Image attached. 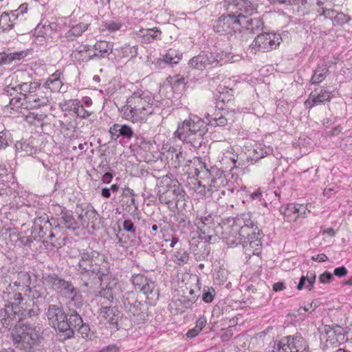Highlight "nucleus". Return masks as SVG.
Here are the masks:
<instances>
[{
	"label": "nucleus",
	"mask_w": 352,
	"mask_h": 352,
	"mask_svg": "<svg viewBox=\"0 0 352 352\" xmlns=\"http://www.w3.org/2000/svg\"><path fill=\"white\" fill-rule=\"evenodd\" d=\"M23 309V306L19 307L16 302L6 305L5 311L7 314V321H8L6 325L10 324V320L18 318V321L12 331V337L16 348L23 352H29L43 339V330L39 324H30L21 318V316L25 315V310Z\"/></svg>",
	"instance_id": "f257e3e1"
},
{
	"label": "nucleus",
	"mask_w": 352,
	"mask_h": 352,
	"mask_svg": "<svg viewBox=\"0 0 352 352\" xmlns=\"http://www.w3.org/2000/svg\"><path fill=\"white\" fill-rule=\"evenodd\" d=\"M153 111L154 99L152 95L148 91H138L127 98L123 114L125 119L133 123L142 124Z\"/></svg>",
	"instance_id": "f03ea898"
},
{
	"label": "nucleus",
	"mask_w": 352,
	"mask_h": 352,
	"mask_svg": "<svg viewBox=\"0 0 352 352\" xmlns=\"http://www.w3.org/2000/svg\"><path fill=\"white\" fill-rule=\"evenodd\" d=\"M208 129L205 122L197 116H190L177 126L173 138L197 148L201 145Z\"/></svg>",
	"instance_id": "7ed1b4c3"
},
{
	"label": "nucleus",
	"mask_w": 352,
	"mask_h": 352,
	"mask_svg": "<svg viewBox=\"0 0 352 352\" xmlns=\"http://www.w3.org/2000/svg\"><path fill=\"white\" fill-rule=\"evenodd\" d=\"M184 192L180 184L168 175L163 176L158 182L157 195L162 204H169L175 203L177 208V203L183 199Z\"/></svg>",
	"instance_id": "20e7f679"
},
{
	"label": "nucleus",
	"mask_w": 352,
	"mask_h": 352,
	"mask_svg": "<svg viewBox=\"0 0 352 352\" xmlns=\"http://www.w3.org/2000/svg\"><path fill=\"white\" fill-rule=\"evenodd\" d=\"M12 78L15 79L16 85L15 87H11L10 85L6 87L4 94L6 96H11L19 89L20 91L19 94L23 97L25 103L28 102L29 97L32 96L41 87L38 82L25 81L27 78H29V75L23 70L16 71L13 74Z\"/></svg>",
	"instance_id": "39448f33"
},
{
	"label": "nucleus",
	"mask_w": 352,
	"mask_h": 352,
	"mask_svg": "<svg viewBox=\"0 0 352 352\" xmlns=\"http://www.w3.org/2000/svg\"><path fill=\"white\" fill-rule=\"evenodd\" d=\"M122 302L125 311L129 317L137 322L145 320V305L138 300L137 293L131 291L122 296Z\"/></svg>",
	"instance_id": "423d86ee"
},
{
	"label": "nucleus",
	"mask_w": 352,
	"mask_h": 352,
	"mask_svg": "<svg viewBox=\"0 0 352 352\" xmlns=\"http://www.w3.org/2000/svg\"><path fill=\"white\" fill-rule=\"evenodd\" d=\"M50 324L59 332L65 335V338H70L72 331L67 322V316L63 309L56 305H50L46 313Z\"/></svg>",
	"instance_id": "0eeeda50"
},
{
	"label": "nucleus",
	"mask_w": 352,
	"mask_h": 352,
	"mask_svg": "<svg viewBox=\"0 0 352 352\" xmlns=\"http://www.w3.org/2000/svg\"><path fill=\"white\" fill-rule=\"evenodd\" d=\"M236 223L234 219H229L227 222H223L219 225L217 230L218 233H220L221 237L228 245V247L236 246L239 243L241 242L242 237L240 234V225Z\"/></svg>",
	"instance_id": "6e6552de"
},
{
	"label": "nucleus",
	"mask_w": 352,
	"mask_h": 352,
	"mask_svg": "<svg viewBox=\"0 0 352 352\" xmlns=\"http://www.w3.org/2000/svg\"><path fill=\"white\" fill-rule=\"evenodd\" d=\"M280 36L274 33L258 34L251 44L252 50L266 52L275 49L280 43Z\"/></svg>",
	"instance_id": "1a4fd4ad"
},
{
	"label": "nucleus",
	"mask_w": 352,
	"mask_h": 352,
	"mask_svg": "<svg viewBox=\"0 0 352 352\" xmlns=\"http://www.w3.org/2000/svg\"><path fill=\"white\" fill-rule=\"evenodd\" d=\"M78 270L83 275L82 279L85 276H88L90 278L100 279V272L98 265L93 263V256L89 252H83L80 254L78 259Z\"/></svg>",
	"instance_id": "9d476101"
},
{
	"label": "nucleus",
	"mask_w": 352,
	"mask_h": 352,
	"mask_svg": "<svg viewBox=\"0 0 352 352\" xmlns=\"http://www.w3.org/2000/svg\"><path fill=\"white\" fill-rule=\"evenodd\" d=\"M131 280L135 289L142 292L144 294L147 296L148 299L158 298L159 293L157 290H155V283L146 276L140 274H134L132 276Z\"/></svg>",
	"instance_id": "9b49d317"
},
{
	"label": "nucleus",
	"mask_w": 352,
	"mask_h": 352,
	"mask_svg": "<svg viewBox=\"0 0 352 352\" xmlns=\"http://www.w3.org/2000/svg\"><path fill=\"white\" fill-rule=\"evenodd\" d=\"M244 16L233 14H223L217 20V25L224 32H241L242 24L245 23Z\"/></svg>",
	"instance_id": "f8f14e48"
},
{
	"label": "nucleus",
	"mask_w": 352,
	"mask_h": 352,
	"mask_svg": "<svg viewBox=\"0 0 352 352\" xmlns=\"http://www.w3.org/2000/svg\"><path fill=\"white\" fill-rule=\"evenodd\" d=\"M218 57L219 54L216 52H203L192 58L189 61V65L192 67L201 70L206 68H210L218 64Z\"/></svg>",
	"instance_id": "ddd939ff"
},
{
	"label": "nucleus",
	"mask_w": 352,
	"mask_h": 352,
	"mask_svg": "<svg viewBox=\"0 0 352 352\" xmlns=\"http://www.w3.org/2000/svg\"><path fill=\"white\" fill-rule=\"evenodd\" d=\"M43 283L51 287L54 291L63 294L72 292L74 290V285L68 281L58 277L55 274H46L43 276Z\"/></svg>",
	"instance_id": "4468645a"
},
{
	"label": "nucleus",
	"mask_w": 352,
	"mask_h": 352,
	"mask_svg": "<svg viewBox=\"0 0 352 352\" xmlns=\"http://www.w3.org/2000/svg\"><path fill=\"white\" fill-rule=\"evenodd\" d=\"M224 7L228 14H233L235 16L240 14V16H244L253 11L251 2L247 0H225Z\"/></svg>",
	"instance_id": "2eb2a0df"
},
{
	"label": "nucleus",
	"mask_w": 352,
	"mask_h": 352,
	"mask_svg": "<svg viewBox=\"0 0 352 352\" xmlns=\"http://www.w3.org/2000/svg\"><path fill=\"white\" fill-rule=\"evenodd\" d=\"M52 223L49 220L46 214H43L36 217L32 228V233L34 234V237L43 238L47 232H50V237H54V234L51 232Z\"/></svg>",
	"instance_id": "dca6fc26"
},
{
	"label": "nucleus",
	"mask_w": 352,
	"mask_h": 352,
	"mask_svg": "<svg viewBox=\"0 0 352 352\" xmlns=\"http://www.w3.org/2000/svg\"><path fill=\"white\" fill-rule=\"evenodd\" d=\"M50 91H45L43 87H40L32 96L29 97L27 102L30 109H36L47 105L49 102Z\"/></svg>",
	"instance_id": "f3484780"
},
{
	"label": "nucleus",
	"mask_w": 352,
	"mask_h": 352,
	"mask_svg": "<svg viewBox=\"0 0 352 352\" xmlns=\"http://www.w3.org/2000/svg\"><path fill=\"white\" fill-rule=\"evenodd\" d=\"M26 10L24 5L20 6L18 10L8 12H3L0 16V30L2 31L10 30L12 28L19 14V12L23 14Z\"/></svg>",
	"instance_id": "a211bd4d"
},
{
	"label": "nucleus",
	"mask_w": 352,
	"mask_h": 352,
	"mask_svg": "<svg viewBox=\"0 0 352 352\" xmlns=\"http://www.w3.org/2000/svg\"><path fill=\"white\" fill-rule=\"evenodd\" d=\"M90 47L91 46L88 45H80L71 54L72 59L78 63L89 61L93 58V54L89 53Z\"/></svg>",
	"instance_id": "6ab92c4d"
},
{
	"label": "nucleus",
	"mask_w": 352,
	"mask_h": 352,
	"mask_svg": "<svg viewBox=\"0 0 352 352\" xmlns=\"http://www.w3.org/2000/svg\"><path fill=\"white\" fill-rule=\"evenodd\" d=\"M331 99V92L322 89L319 93H311L307 100L305 101V105L313 107L318 105L325 101H329Z\"/></svg>",
	"instance_id": "aec40b11"
},
{
	"label": "nucleus",
	"mask_w": 352,
	"mask_h": 352,
	"mask_svg": "<svg viewBox=\"0 0 352 352\" xmlns=\"http://www.w3.org/2000/svg\"><path fill=\"white\" fill-rule=\"evenodd\" d=\"M56 226L64 227L69 230H76L78 228V223L74 217L67 211H62L60 217L56 220Z\"/></svg>",
	"instance_id": "412c9836"
},
{
	"label": "nucleus",
	"mask_w": 352,
	"mask_h": 352,
	"mask_svg": "<svg viewBox=\"0 0 352 352\" xmlns=\"http://www.w3.org/2000/svg\"><path fill=\"white\" fill-rule=\"evenodd\" d=\"M280 212L284 216L285 221L288 222L295 221L299 217V209L298 204H289L280 208Z\"/></svg>",
	"instance_id": "4be33fe9"
},
{
	"label": "nucleus",
	"mask_w": 352,
	"mask_h": 352,
	"mask_svg": "<svg viewBox=\"0 0 352 352\" xmlns=\"http://www.w3.org/2000/svg\"><path fill=\"white\" fill-rule=\"evenodd\" d=\"M236 221V223H239L240 225V234L245 237V232L249 231L250 230L254 229V223L251 219V217L250 214H242L240 216H238L234 219Z\"/></svg>",
	"instance_id": "5701e85b"
},
{
	"label": "nucleus",
	"mask_w": 352,
	"mask_h": 352,
	"mask_svg": "<svg viewBox=\"0 0 352 352\" xmlns=\"http://www.w3.org/2000/svg\"><path fill=\"white\" fill-rule=\"evenodd\" d=\"M100 316L111 324H117L118 311L110 307H102L100 309Z\"/></svg>",
	"instance_id": "b1692460"
},
{
	"label": "nucleus",
	"mask_w": 352,
	"mask_h": 352,
	"mask_svg": "<svg viewBox=\"0 0 352 352\" xmlns=\"http://www.w3.org/2000/svg\"><path fill=\"white\" fill-rule=\"evenodd\" d=\"M245 23L242 24V29L245 28L250 32L256 33L263 30V22L260 18L248 19L246 14L244 16Z\"/></svg>",
	"instance_id": "393cba45"
},
{
	"label": "nucleus",
	"mask_w": 352,
	"mask_h": 352,
	"mask_svg": "<svg viewBox=\"0 0 352 352\" xmlns=\"http://www.w3.org/2000/svg\"><path fill=\"white\" fill-rule=\"evenodd\" d=\"M96 52L93 54V58L95 56L105 57L112 52V45L109 42L101 41L97 42L94 45Z\"/></svg>",
	"instance_id": "a878e982"
},
{
	"label": "nucleus",
	"mask_w": 352,
	"mask_h": 352,
	"mask_svg": "<svg viewBox=\"0 0 352 352\" xmlns=\"http://www.w3.org/2000/svg\"><path fill=\"white\" fill-rule=\"evenodd\" d=\"M67 322L72 331V338L74 335V329H76L83 322L82 318L76 310L69 309L68 316H67Z\"/></svg>",
	"instance_id": "bb28decb"
},
{
	"label": "nucleus",
	"mask_w": 352,
	"mask_h": 352,
	"mask_svg": "<svg viewBox=\"0 0 352 352\" xmlns=\"http://www.w3.org/2000/svg\"><path fill=\"white\" fill-rule=\"evenodd\" d=\"M118 288L116 286V282L112 280L110 282L105 288H102L99 292L101 297H103L107 300H111L113 298V296H116L118 294Z\"/></svg>",
	"instance_id": "cd10ccee"
},
{
	"label": "nucleus",
	"mask_w": 352,
	"mask_h": 352,
	"mask_svg": "<svg viewBox=\"0 0 352 352\" xmlns=\"http://www.w3.org/2000/svg\"><path fill=\"white\" fill-rule=\"evenodd\" d=\"M62 87V82L57 74H54L45 81L43 88L49 89L47 91H58Z\"/></svg>",
	"instance_id": "c85d7f7f"
},
{
	"label": "nucleus",
	"mask_w": 352,
	"mask_h": 352,
	"mask_svg": "<svg viewBox=\"0 0 352 352\" xmlns=\"http://www.w3.org/2000/svg\"><path fill=\"white\" fill-rule=\"evenodd\" d=\"M16 151L21 154V156L32 155L36 153L37 149L36 147L30 144V142H16L15 144Z\"/></svg>",
	"instance_id": "c756f323"
},
{
	"label": "nucleus",
	"mask_w": 352,
	"mask_h": 352,
	"mask_svg": "<svg viewBox=\"0 0 352 352\" xmlns=\"http://www.w3.org/2000/svg\"><path fill=\"white\" fill-rule=\"evenodd\" d=\"M328 72V68L327 65H318L314 70V74L311 78V82L313 84H317L322 82L326 77Z\"/></svg>",
	"instance_id": "7c9ffc66"
},
{
	"label": "nucleus",
	"mask_w": 352,
	"mask_h": 352,
	"mask_svg": "<svg viewBox=\"0 0 352 352\" xmlns=\"http://www.w3.org/2000/svg\"><path fill=\"white\" fill-rule=\"evenodd\" d=\"M272 352H292L289 345V336L274 342Z\"/></svg>",
	"instance_id": "2f4dec72"
},
{
	"label": "nucleus",
	"mask_w": 352,
	"mask_h": 352,
	"mask_svg": "<svg viewBox=\"0 0 352 352\" xmlns=\"http://www.w3.org/2000/svg\"><path fill=\"white\" fill-rule=\"evenodd\" d=\"M24 52H13L10 54L0 53V64H10L14 60H20L24 56Z\"/></svg>",
	"instance_id": "473e14b6"
},
{
	"label": "nucleus",
	"mask_w": 352,
	"mask_h": 352,
	"mask_svg": "<svg viewBox=\"0 0 352 352\" xmlns=\"http://www.w3.org/2000/svg\"><path fill=\"white\" fill-rule=\"evenodd\" d=\"M24 52H13L10 54L0 53V64H10L14 60H20L24 56Z\"/></svg>",
	"instance_id": "72a5a7b5"
},
{
	"label": "nucleus",
	"mask_w": 352,
	"mask_h": 352,
	"mask_svg": "<svg viewBox=\"0 0 352 352\" xmlns=\"http://www.w3.org/2000/svg\"><path fill=\"white\" fill-rule=\"evenodd\" d=\"M25 100H23V97L21 95L17 96H14L12 98L9 99V105L7 107H10L11 109H14L15 111H18L19 109H30L28 107V103L25 102Z\"/></svg>",
	"instance_id": "f704fd0d"
},
{
	"label": "nucleus",
	"mask_w": 352,
	"mask_h": 352,
	"mask_svg": "<svg viewBox=\"0 0 352 352\" xmlns=\"http://www.w3.org/2000/svg\"><path fill=\"white\" fill-rule=\"evenodd\" d=\"M261 235L262 233L258 230L256 239L250 241L243 240L245 242V245L252 248V254L258 255L260 253L261 248Z\"/></svg>",
	"instance_id": "c9c22d12"
},
{
	"label": "nucleus",
	"mask_w": 352,
	"mask_h": 352,
	"mask_svg": "<svg viewBox=\"0 0 352 352\" xmlns=\"http://www.w3.org/2000/svg\"><path fill=\"white\" fill-rule=\"evenodd\" d=\"M343 329L338 325H326L324 327V333L326 334L327 339H333L335 336H343Z\"/></svg>",
	"instance_id": "e433bc0d"
},
{
	"label": "nucleus",
	"mask_w": 352,
	"mask_h": 352,
	"mask_svg": "<svg viewBox=\"0 0 352 352\" xmlns=\"http://www.w3.org/2000/svg\"><path fill=\"white\" fill-rule=\"evenodd\" d=\"M172 260L176 264L183 265L188 261L189 254L184 250H179L173 255Z\"/></svg>",
	"instance_id": "4c0bfd02"
},
{
	"label": "nucleus",
	"mask_w": 352,
	"mask_h": 352,
	"mask_svg": "<svg viewBox=\"0 0 352 352\" xmlns=\"http://www.w3.org/2000/svg\"><path fill=\"white\" fill-rule=\"evenodd\" d=\"M65 296L71 299V302H69L70 305L73 302L78 308L82 306L83 301L82 296L76 287H74V290L72 292L66 293Z\"/></svg>",
	"instance_id": "58836bf2"
},
{
	"label": "nucleus",
	"mask_w": 352,
	"mask_h": 352,
	"mask_svg": "<svg viewBox=\"0 0 352 352\" xmlns=\"http://www.w3.org/2000/svg\"><path fill=\"white\" fill-rule=\"evenodd\" d=\"M88 27L89 23L85 22H80L78 24L74 25L67 33V36H80L88 28Z\"/></svg>",
	"instance_id": "ea45409f"
},
{
	"label": "nucleus",
	"mask_w": 352,
	"mask_h": 352,
	"mask_svg": "<svg viewBox=\"0 0 352 352\" xmlns=\"http://www.w3.org/2000/svg\"><path fill=\"white\" fill-rule=\"evenodd\" d=\"M216 115L214 117L210 116L209 114L206 117L209 124L212 126H223L227 124L228 119L221 114L219 116Z\"/></svg>",
	"instance_id": "a19ab883"
},
{
	"label": "nucleus",
	"mask_w": 352,
	"mask_h": 352,
	"mask_svg": "<svg viewBox=\"0 0 352 352\" xmlns=\"http://www.w3.org/2000/svg\"><path fill=\"white\" fill-rule=\"evenodd\" d=\"M79 102L78 100H67L60 102V107L64 111H72L75 113Z\"/></svg>",
	"instance_id": "79ce46f5"
},
{
	"label": "nucleus",
	"mask_w": 352,
	"mask_h": 352,
	"mask_svg": "<svg viewBox=\"0 0 352 352\" xmlns=\"http://www.w3.org/2000/svg\"><path fill=\"white\" fill-rule=\"evenodd\" d=\"M78 332L81 334L84 338L92 340L95 338L94 333L91 331L90 327L88 324H84L83 322L76 329Z\"/></svg>",
	"instance_id": "37998d69"
},
{
	"label": "nucleus",
	"mask_w": 352,
	"mask_h": 352,
	"mask_svg": "<svg viewBox=\"0 0 352 352\" xmlns=\"http://www.w3.org/2000/svg\"><path fill=\"white\" fill-rule=\"evenodd\" d=\"M267 154L268 151L265 148L261 145H256L252 151L251 157L252 160L257 161L265 157Z\"/></svg>",
	"instance_id": "c03bdc74"
},
{
	"label": "nucleus",
	"mask_w": 352,
	"mask_h": 352,
	"mask_svg": "<svg viewBox=\"0 0 352 352\" xmlns=\"http://www.w3.org/2000/svg\"><path fill=\"white\" fill-rule=\"evenodd\" d=\"M219 92L220 94L219 100H221L223 103H226V102H229L232 100L233 95L232 94V89H226L225 87H219Z\"/></svg>",
	"instance_id": "a18cd8bd"
},
{
	"label": "nucleus",
	"mask_w": 352,
	"mask_h": 352,
	"mask_svg": "<svg viewBox=\"0 0 352 352\" xmlns=\"http://www.w3.org/2000/svg\"><path fill=\"white\" fill-rule=\"evenodd\" d=\"M121 28V24L113 21L104 22L101 27L102 31L108 30L109 32H116Z\"/></svg>",
	"instance_id": "49530a36"
},
{
	"label": "nucleus",
	"mask_w": 352,
	"mask_h": 352,
	"mask_svg": "<svg viewBox=\"0 0 352 352\" xmlns=\"http://www.w3.org/2000/svg\"><path fill=\"white\" fill-rule=\"evenodd\" d=\"M181 59L180 56H177L175 51L170 50L164 56V60L169 64H177Z\"/></svg>",
	"instance_id": "de8ad7c7"
},
{
	"label": "nucleus",
	"mask_w": 352,
	"mask_h": 352,
	"mask_svg": "<svg viewBox=\"0 0 352 352\" xmlns=\"http://www.w3.org/2000/svg\"><path fill=\"white\" fill-rule=\"evenodd\" d=\"M215 296V290L212 287L204 288L203 291L202 299L206 302H211Z\"/></svg>",
	"instance_id": "09e8293b"
},
{
	"label": "nucleus",
	"mask_w": 352,
	"mask_h": 352,
	"mask_svg": "<svg viewBox=\"0 0 352 352\" xmlns=\"http://www.w3.org/2000/svg\"><path fill=\"white\" fill-rule=\"evenodd\" d=\"M92 113L91 111L85 109L82 104L79 102L78 107L76 109L75 114L80 118H87Z\"/></svg>",
	"instance_id": "8fccbe9b"
},
{
	"label": "nucleus",
	"mask_w": 352,
	"mask_h": 352,
	"mask_svg": "<svg viewBox=\"0 0 352 352\" xmlns=\"http://www.w3.org/2000/svg\"><path fill=\"white\" fill-rule=\"evenodd\" d=\"M296 344H297V349L293 352H308V345L304 338L297 336V342Z\"/></svg>",
	"instance_id": "3c124183"
},
{
	"label": "nucleus",
	"mask_w": 352,
	"mask_h": 352,
	"mask_svg": "<svg viewBox=\"0 0 352 352\" xmlns=\"http://www.w3.org/2000/svg\"><path fill=\"white\" fill-rule=\"evenodd\" d=\"M173 85V88H176L177 89L181 90L184 88L185 82L184 78L183 77L175 76L173 79V82H171Z\"/></svg>",
	"instance_id": "603ef678"
},
{
	"label": "nucleus",
	"mask_w": 352,
	"mask_h": 352,
	"mask_svg": "<svg viewBox=\"0 0 352 352\" xmlns=\"http://www.w3.org/2000/svg\"><path fill=\"white\" fill-rule=\"evenodd\" d=\"M121 133H120V136H122L126 139H131L133 135V131L131 129V127H130L128 125H126V124H124V125H121Z\"/></svg>",
	"instance_id": "864d4df0"
},
{
	"label": "nucleus",
	"mask_w": 352,
	"mask_h": 352,
	"mask_svg": "<svg viewBox=\"0 0 352 352\" xmlns=\"http://www.w3.org/2000/svg\"><path fill=\"white\" fill-rule=\"evenodd\" d=\"M121 125L118 124H114L109 129V133L111 135L112 139L116 140L120 136Z\"/></svg>",
	"instance_id": "5fc2aeb1"
},
{
	"label": "nucleus",
	"mask_w": 352,
	"mask_h": 352,
	"mask_svg": "<svg viewBox=\"0 0 352 352\" xmlns=\"http://www.w3.org/2000/svg\"><path fill=\"white\" fill-rule=\"evenodd\" d=\"M10 134L8 132H0V148H5L8 146L10 140Z\"/></svg>",
	"instance_id": "6e6d98bb"
},
{
	"label": "nucleus",
	"mask_w": 352,
	"mask_h": 352,
	"mask_svg": "<svg viewBox=\"0 0 352 352\" xmlns=\"http://www.w3.org/2000/svg\"><path fill=\"white\" fill-rule=\"evenodd\" d=\"M306 278L307 281L308 282L307 287L309 289V290H311L314 287V284L316 281V274L313 272H309L306 275Z\"/></svg>",
	"instance_id": "4d7b16f0"
},
{
	"label": "nucleus",
	"mask_w": 352,
	"mask_h": 352,
	"mask_svg": "<svg viewBox=\"0 0 352 352\" xmlns=\"http://www.w3.org/2000/svg\"><path fill=\"white\" fill-rule=\"evenodd\" d=\"M91 215H95V210L92 208L89 209V207H87L85 210L82 209V212L80 213H79L78 219L81 221H85V217H87V216H91Z\"/></svg>",
	"instance_id": "13d9d810"
},
{
	"label": "nucleus",
	"mask_w": 352,
	"mask_h": 352,
	"mask_svg": "<svg viewBox=\"0 0 352 352\" xmlns=\"http://www.w3.org/2000/svg\"><path fill=\"white\" fill-rule=\"evenodd\" d=\"M332 279L333 275L328 272H324L319 276V281L323 284L329 283Z\"/></svg>",
	"instance_id": "bf43d9fd"
},
{
	"label": "nucleus",
	"mask_w": 352,
	"mask_h": 352,
	"mask_svg": "<svg viewBox=\"0 0 352 352\" xmlns=\"http://www.w3.org/2000/svg\"><path fill=\"white\" fill-rule=\"evenodd\" d=\"M10 300H12V302H16V305H19V307L25 306L26 305V302L23 303V298L22 297V295L21 293H15L12 295V297H10Z\"/></svg>",
	"instance_id": "052dcab7"
},
{
	"label": "nucleus",
	"mask_w": 352,
	"mask_h": 352,
	"mask_svg": "<svg viewBox=\"0 0 352 352\" xmlns=\"http://www.w3.org/2000/svg\"><path fill=\"white\" fill-rule=\"evenodd\" d=\"M123 229L129 232L135 233L133 223L131 220H125L123 223Z\"/></svg>",
	"instance_id": "680f3d73"
},
{
	"label": "nucleus",
	"mask_w": 352,
	"mask_h": 352,
	"mask_svg": "<svg viewBox=\"0 0 352 352\" xmlns=\"http://www.w3.org/2000/svg\"><path fill=\"white\" fill-rule=\"evenodd\" d=\"M333 274L338 277H344L347 274V270L344 266L337 267L334 270Z\"/></svg>",
	"instance_id": "e2e57ef3"
},
{
	"label": "nucleus",
	"mask_w": 352,
	"mask_h": 352,
	"mask_svg": "<svg viewBox=\"0 0 352 352\" xmlns=\"http://www.w3.org/2000/svg\"><path fill=\"white\" fill-rule=\"evenodd\" d=\"M185 161V154L183 152L179 151L175 153V163L177 164L176 166H181Z\"/></svg>",
	"instance_id": "0e129e2a"
},
{
	"label": "nucleus",
	"mask_w": 352,
	"mask_h": 352,
	"mask_svg": "<svg viewBox=\"0 0 352 352\" xmlns=\"http://www.w3.org/2000/svg\"><path fill=\"white\" fill-rule=\"evenodd\" d=\"M259 230L257 227L256 226L254 229L251 230V232L248 231L245 232V235L247 234V241L254 240L256 239L257 232ZM244 240H245V236L243 237Z\"/></svg>",
	"instance_id": "69168bd1"
},
{
	"label": "nucleus",
	"mask_w": 352,
	"mask_h": 352,
	"mask_svg": "<svg viewBox=\"0 0 352 352\" xmlns=\"http://www.w3.org/2000/svg\"><path fill=\"white\" fill-rule=\"evenodd\" d=\"M160 34V31L157 29H150L147 30V33L146 36H147L148 40L149 41L150 38L152 39H155Z\"/></svg>",
	"instance_id": "338daca9"
},
{
	"label": "nucleus",
	"mask_w": 352,
	"mask_h": 352,
	"mask_svg": "<svg viewBox=\"0 0 352 352\" xmlns=\"http://www.w3.org/2000/svg\"><path fill=\"white\" fill-rule=\"evenodd\" d=\"M118 347L116 344H110L103 347L98 352H118Z\"/></svg>",
	"instance_id": "774afa93"
}]
</instances>
